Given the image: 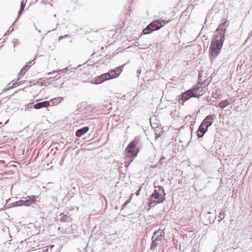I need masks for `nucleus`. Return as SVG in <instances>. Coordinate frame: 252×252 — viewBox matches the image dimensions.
<instances>
[{"label": "nucleus", "mask_w": 252, "mask_h": 252, "mask_svg": "<svg viewBox=\"0 0 252 252\" xmlns=\"http://www.w3.org/2000/svg\"><path fill=\"white\" fill-rule=\"evenodd\" d=\"M141 139L140 136H135L127 145V168L137 157L140 152Z\"/></svg>", "instance_id": "7ed1b4c3"}, {"label": "nucleus", "mask_w": 252, "mask_h": 252, "mask_svg": "<svg viewBox=\"0 0 252 252\" xmlns=\"http://www.w3.org/2000/svg\"><path fill=\"white\" fill-rule=\"evenodd\" d=\"M49 106H51L50 102L46 100L34 104L33 105V108L35 109H40L43 108H47Z\"/></svg>", "instance_id": "ddd939ff"}, {"label": "nucleus", "mask_w": 252, "mask_h": 252, "mask_svg": "<svg viewBox=\"0 0 252 252\" xmlns=\"http://www.w3.org/2000/svg\"><path fill=\"white\" fill-rule=\"evenodd\" d=\"M130 48V47H129V46H128V47H126V49H128V48Z\"/></svg>", "instance_id": "49530a36"}, {"label": "nucleus", "mask_w": 252, "mask_h": 252, "mask_svg": "<svg viewBox=\"0 0 252 252\" xmlns=\"http://www.w3.org/2000/svg\"><path fill=\"white\" fill-rule=\"evenodd\" d=\"M152 241L151 244L150 250H154L159 245L160 242L155 239H152Z\"/></svg>", "instance_id": "aec40b11"}, {"label": "nucleus", "mask_w": 252, "mask_h": 252, "mask_svg": "<svg viewBox=\"0 0 252 252\" xmlns=\"http://www.w3.org/2000/svg\"><path fill=\"white\" fill-rule=\"evenodd\" d=\"M125 20H123V24H124V25L125 24Z\"/></svg>", "instance_id": "a19ab883"}, {"label": "nucleus", "mask_w": 252, "mask_h": 252, "mask_svg": "<svg viewBox=\"0 0 252 252\" xmlns=\"http://www.w3.org/2000/svg\"><path fill=\"white\" fill-rule=\"evenodd\" d=\"M228 26L229 23L226 19H225L214 32V34L211 39L209 53V58L212 63L216 59L221 51L226 29Z\"/></svg>", "instance_id": "f03ea898"}, {"label": "nucleus", "mask_w": 252, "mask_h": 252, "mask_svg": "<svg viewBox=\"0 0 252 252\" xmlns=\"http://www.w3.org/2000/svg\"><path fill=\"white\" fill-rule=\"evenodd\" d=\"M228 26L229 23L226 19H225L214 32V34L211 39L209 53V58L212 63L216 59L221 51L226 29Z\"/></svg>", "instance_id": "f257e3e1"}, {"label": "nucleus", "mask_w": 252, "mask_h": 252, "mask_svg": "<svg viewBox=\"0 0 252 252\" xmlns=\"http://www.w3.org/2000/svg\"><path fill=\"white\" fill-rule=\"evenodd\" d=\"M214 120V115L207 116L201 122L197 131V135L198 138L202 137L208 131V127L211 126Z\"/></svg>", "instance_id": "6e6552de"}, {"label": "nucleus", "mask_w": 252, "mask_h": 252, "mask_svg": "<svg viewBox=\"0 0 252 252\" xmlns=\"http://www.w3.org/2000/svg\"><path fill=\"white\" fill-rule=\"evenodd\" d=\"M7 32H8V34H10L11 33V32H9V31H7Z\"/></svg>", "instance_id": "c03bdc74"}, {"label": "nucleus", "mask_w": 252, "mask_h": 252, "mask_svg": "<svg viewBox=\"0 0 252 252\" xmlns=\"http://www.w3.org/2000/svg\"><path fill=\"white\" fill-rule=\"evenodd\" d=\"M27 0H22V1L26 2H27Z\"/></svg>", "instance_id": "37998d69"}, {"label": "nucleus", "mask_w": 252, "mask_h": 252, "mask_svg": "<svg viewBox=\"0 0 252 252\" xmlns=\"http://www.w3.org/2000/svg\"><path fill=\"white\" fill-rule=\"evenodd\" d=\"M125 65H126V63L114 69L110 70L107 73L96 76L91 81V83L93 84H99L106 80L117 78L122 72Z\"/></svg>", "instance_id": "39448f33"}, {"label": "nucleus", "mask_w": 252, "mask_h": 252, "mask_svg": "<svg viewBox=\"0 0 252 252\" xmlns=\"http://www.w3.org/2000/svg\"><path fill=\"white\" fill-rule=\"evenodd\" d=\"M64 159H65V156H63L61 159V160L60 161V162H59V164L60 165H62L63 164Z\"/></svg>", "instance_id": "bb28decb"}, {"label": "nucleus", "mask_w": 252, "mask_h": 252, "mask_svg": "<svg viewBox=\"0 0 252 252\" xmlns=\"http://www.w3.org/2000/svg\"><path fill=\"white\" fill-rule=\"evenodd\" d=\"M225 209H226V208H223L219 212V214L218 215V218L219 219V220H218V221L219 222H220L222 220H223L225 218V212H226Z\"/></svg>", "instance_id": "a211bd4d"}, {"label": "nucleus", "mask_w": 252, "mask_h": 252, "mask_svg": "<svg viewBox=\"0 0 252 252\" xmlns=\"http://www.w3.org/2000/svg\"><path fill=\"white\" fill-rule=\"evenodd\" d=\"M25 5H26V2L21 1V4H20V9L18 12V18L15 20V21H14V22L13 24L16 23L17 21H18L19 17L20 16L21 14L22 13V12L25 8Z\"/></svg>", "instance_id": "f3484780"}, {"label": "nucleus", "mask_w": 252, "mask_h": 252, "mask_svg": "<svg viewBox=\"0 0 252 252\" xmlns=\"http://www.w3.org/2000/svg\"><path fill=\"white\" fill-rule=\"evenodd\" d=\"M2 230L3 231H8L9 232V234L10 235V237L12 238L10 234L9 233V228L8 227L4 226V227H3Z\"/></svg>", "instance_id": "b1692460"}, {"label": "nucleus", "mask_w": 252, "mask_h": 252, "mask_svg": "<svg viewBox=\"0 0 252 252\" xmlns=\"http://www.w3.org/2000/svg\"><path fill=\"white\" fill-rule=\"evenodd\" d=\"M156 184V182H154L155 190L148 198L149 206L150 207H154L157 204L163 203L165 200L166 193L163 188Z\"/></svg>", "instance_id": "20e7f679"}, {"label": "nucleus", "mask_w": 252, "mask_h": 252, "mask_svg": "<svg viewBox=\"0 0 252 252\" xmlns=\"http://www.w3.org/2000/svg\"><path fill=\"white\" fill-rule=\"evenodd\" d=\"M89 127L88 126H85L83 127H81L78 129H77L75 132V136L77 137H81L83 135L86 134L89 130Z\"/></svg>", "instance_id": "4468645a"}, {"label": "nucleus", "mask_w": 252, "mask_h": 252, "mask_svg": "<svg viewBox=\"0 0 252 252\" xmlns=\"http://www.w3.org/2000/svg\"><path fill=\"white\" fill-rule=\"evenodd\" d=\"M38 32H41V31H39V30H38Z\"/></svg>", "instance_id": "de8ad7c7"}, {"label": "nucleus", "mask_w": 252, "mask_h": 252, "mask_svg": "<svg viewBox=\"0 0 252 252\" xmlns=\"http://www.w3.org/2000/svg\"><path fill=\"white\" fill-rule=\"evenodd\" d=\"M87 104V103L86 102H82L79 104L77 105L78 109L79 110L81 114L82 113V111L84 109V107Z\"/></svg>", "instance_id": "5701e85b"}, {"label": "nucleus", "mask_w": 252, "mask_h": 252, "mask_svg": "<svg viewBox=\"0 0 252 252\" xmlns=\"http://www.w3.org/2000/svg\"><path fill=\"white\" fill-rule=\"evenodd\" d=\"M123 210L124 209V208L126 206V201L123 204Z\"/></svg>", "instance_id": "c9c22d12"}, {"label": "nucleus", "mask_w": 252, "mask_h": 252, "mask_svg": "<svg viewBox=\"0 0 252 252\" xmlns=\"http://www.w3.org/2000/svg\"><path fill=\"white\" fill-rule=\"evenodd\" d=\"M17 81H18V80L16 81H15V82H13L14 80L12 81V84L11 86H10L11 83H9L7 85V86H8V87L6 88L5 89H4L3 90V92H6L8 90H10L12 89V88L16 87L17 86H19V85L23 84L24 83V81H21L20 82H18Z\"/></svg>", "instance_id": "2eb2a0df"}, {"label": "nucleus", "mask_w": 252, "mask_h": 252, "mask_svg": "<svg viewBox=\"0 0 252 252\" xmlns=\"http://www.w3.org/2000/svg\"><path fill=\"white\" fill-rule=\"evenodd\" d=\"M63 37L62 36H60L59 37V40H60L61 39H63Z\"/></svg>", "instance_id": "58836bf2"}, {"label": "nucleus", "mask_w": 252, "mask_h": 252, "mask_svg": "<svg viewBox=\"0 0 252 252\" xmlns=\"http://www.w3.org/2000/svg\"><path fill=\"white\" fill-rule=\"evenodd\" d=\"M54 17H56V14H54Z\"/></svg>", "instance_id": "a18cd8bd"}, {"label": "nucleus", "mask_w": 252, "mask_h": 252, "mask_svg": "<svg viewBox=\"0 0 252 252\" xmlns=\"http://www.w3.org/2000/svg\"><path fill=\"white\" fill-rule=\"evenodd\" d=\"M22 227H23V228H24L25 229H26V227L22 226L21 227H19V226L16 227V226H14L13 227V228H14V229H15V228H16V230H17V231L18 232H19V231L21 230V229H22Z\"/></svg>", "instance_id": "a878e982"}, {"label": "nucleus", "mask_w": 252, "mask_h": 252, "mask_svg": "<svg viewBox=\"0 0 252 252\" xmlns=\"http://www.w3.org/2000/svg\"><path fill=\"white\" fill-rule=\"evenodd\" d=\"M229 104V101L227 99L223 100L220 101L218 106L219 107H220L222 109H224L225 107H226L227 105H228Z\"/></svg>", "instance_id": "412c9836"}, {"label": "nucleus", "mask_w": 252, "mask_h": 252, "mask_svg": "<svg viewBox=\"0 0 252 252\" xmlns=\"http://www.w3.org/2000/svg\"><path fill=\"white\" fill-rule=\"evenodd\" d=\"M164 230L161 229H158L154 232L152 239H155L159 242H161L162 240V237L164 235Z\"/></svg>", "instance_id": "9b49d317"}, {"label": "nucleus", "mask_w": 252, "mask_h": 252, "mask_svg": "<svg viewBox=\"0 0 252 252\" xmlns=\"http://www.w3.org/2000/svg\"><path fill=\"white\" fill-rule=\"evenodd\" d=\"M12 42H13V46L15 48V46H16V45L17 44H18L19 42H18V40L17 39H16V38H14L12 40Z\"/></svg>", "instance_id": "393cba45"}, {"label": "nucleus", "mask_w": 252, "mask_h": 252, "mask_svg": "<svg viewBox=\"0 0 252 252\" xmlns=\"http://www.w3.org/2000/svg\"><path fill=\"white\" fill-rule=\"evenodd\" d=\"M104 47H102V48H101V49H102V50H103V49H104Z\"/></svg>", "instance_id": "09e8293b"}, {"label": "nucleus", "mask_w": 252, "mask_h": 252, "mask_svg": "<svg viewBox=\"0 0 252 252\" xmlns=\"http://www.w3.org/2000/svg\"><path fill=\"white\" fill-rule=\"evenodd\" d=\"M124 153L125 155L124 158H126V149L124 150Z\"/></svg>", "instance_id": "e433bc0d"}, {"label": "nucleus", "mask_w": 252, "mask_h": 252, "mask_svg": "<svg viewBox=\"0 0 252 252\" xmlns=\"http://www.w3.org/2000/svg\"><path fill=\"white\" fill-rule=\"evenodd\" d=\"M76 188L75 187H73L70 190L71 191H73L72 193L73 194H74L75 193V192L76 191Z\"/></svg>", "instance_id": "c85d7f7f"}, {"label": "nucleus", "mask_w": 252, "mask_h": 252, "mask_svg": "<svg viewBox=\"0 0 252 252\" xmlns=\"http://www.w3.org/2000/svg\"><path fill=\"white\" fill-rule=\"evenodd\" d=\"M191 116H187L186 119L188 120V121H189L190 120V119L191 118Z\"/></svg>", "instance_id": "72a5a7b5"}, {"label": "nucleus", "mask_w": 252, "mask_h": 252, "mask_svg": "<svg viewBox=\"0 0 252 252\" xmlns=\"http://www.w3.org/2000/svg\"><path fill=\"white\" fill-rule=\"evenodd\" d=\"M94 110V107L90 104H87L84 107V109L81 113L83 117H87L91 115V113Z\"/></svg>", "instance_id": "f8f14e48"}, {"label": "nucleus", "mask_w": 252, "mask_h": 252, "mask_svg": "<svg viewBox=\"0 0 252 252\" xmlns=\"http://www.w3.org/2000/svg\"><path fill=\"white\" fill-rule=\"evenodd\" d=\"M63 99V98L62 97H55L53 99H51L48 101L50 102V104L51 105H56L58 104Z\"/></svg>", "instance_id": "dca6fc26"}, {"label": "nucleus", "mask_w": 252, "mask_h": 252, "mask_svg": "<svg viewBox=\"0 0 252 252\" xmlns=\"http://www.w3.org/2000/svg\"><path fill=\"white\" fill-rule=\"evenodd\" d=\"M133 195V193H131L130 194V198L128 199V200H127L126 203L127 204L130 201L131 198H132V196Z\"/></svg>", "instance_id": "7c9ffc66"}, {"label": "nucleus", "mask_w": 252, "mask_h": 252, "mask_svg": "<svg viewBox=\"0 0 252 252\" xmlns=\"http://www.w3.org/2000/svg\"><path fill=\"white\" fill-rule=\"evenodd\" d=\"M191 124H190V126L191 125H193L195 123V121H194V119L193 118V120L192 121H191L190 122ZM191 126H190L191 127Z\"/></svg>", "instance_id": "473e14b6"}, {"label": "nucleus", "mask_w": 252, "mask_h": 252, "mask_svg": "<svg viewBox=\"0 0 252 252\" xmlns=\"http://www.w3.org/2000/svg\"><path fill=\"white\" fill-rule=\"evenodd\" d=\"M141 70H140V69H138V70H137V73L138 74H140L141 73Z\"/></svg>", "instance_id": "4c0bfd02"}, {"label": "nucleus", "mask_w": 252, "mask_h": 252, "mask_svg": "<svg viewBox=\"0 0 252 252\" xmlns=\"http://www.w3.org/2000/svg\"><path fill=\"white\" fill-rule=\"evenodd\" d=\"M37 196L32 195L31 196H27L26 197H23L24 199H21L18 201L12 202L9 204L8 203L10 201L11 199L6 200L5 206L8 208L22 206H30L31 204H34L36 201Z\"/></svg>", "instance_id": "0eeeda50"}, {"label": "nucleus", "mask_w": 252, "mask_h": 252, "mask_svg": "<svg viewBox=\"0 0 252 252\" xmlns=\"http://www.w3.org/2000/svg\"><path fill=\"white\" fill-rule=\"evenodd\" d=\"M132 0H131V2H130V3L129 4V7H128L129 10L130 11H131V2H132Z\"/></svg>", "instance_id": "f704fd0d"}, {"label": "nucleus", "mask_w": 252, "mask_h": 252, "mask_svg": "<svg viewBox=\"0 0 252 252\" xmlns=\"http://www.w3.org/2000/svg\"><path fill=\"white\" fill-rule=\"evenodd\" d=\"M83 65V64H79L78 65L77 67H72L69 68L70 67H71V65H70L69 66H67L65 68H63V69H58L57 70H53L52 72H49L48 73V75H52L53 74L56 72L59 73H67L68 74L71 73H74L76 70H77L78 68H80Z\"/></svg>", "instance_id": "9d476101"}, {"label": "nucleus", "mask_w": 252, "mask_h": 252, "mask_svg": "<svg viewBox=\"0 0 252 252\" xmlns=\"http://www.w3.org/2000/svg\"><path fill=\"white\" fill-rule=\"evenodd\" d=\"M138 188H139V189L137 190V191H136V192H135V194H136L137 196H138V195H139V192H140V190H141V187L138 186Z\"/></svg>", "instance_id": "cd10ccee"}, {"label": "nucleus", "mask_w": 252, "mask_h": 252, "mask_svg": "<svg viewBox=\"0 0 252 252\" xmlns=\"http://www.w3.org/2000/svg\"><path fill=\"white\" fill-rule=\"evenodd\" d=\"M30 66L28 65L27 64L25 65L20 70V72L18 73V76H23L25 75L26 72L29 70Z\"/></svg>", "instance_id": "6ab92c4d"}, {"label": "nucleus", "mask_w": 252, "mask_h": 252, "mask_svg": "<svg viewBox=\"0 0 252 252\" xmlns=\"http://www.w3.org/2000/svg\"><path fill=\"white\" fill-rule=\"evenodd\" d=\"M79 112H80L79 111V110L78 109V108L75 110L74 113L75 115H79Z\"/></svg>", "instance_id": "c756f323"}, {"label": "nucleus", "mask_w": 252, "mask_h": 252, "mask_svg": "<svg viewBox=\"0 0 252 252\" xmlns=\"http://www.w3.org/2000/svg\"><path fill=\"white\" fill-rule=\"evenodd\" d=\"M204 87L201 86H194L192 88L186 91V92L182 93L181 96V98L179 99V102L182 103L184 104V102L189 100L191 97H196L202 95L203 94Z\"/></svg>", "instance_id": "423d86ee"}, {"label": "nucleus", "mask_w": 252, "mask_h": 252, "mask_svg": "<svg viewBox=\"0 0 252 252\" xmlns=\"http://www.w3.org/2000/svg\"><path fill=\"white\" fill-rule=\"evenodd\" d=\"M5 40H6V38H4V39H3V41H2V43H3V42H5Z\"/></svg>", "instance_id": "79ce46f5"}, {"label": "nucleus", "mask_w": 252, "mask_h": 252, "mask_svg": "<svg viewBox=\"0 0 252 252\" xmlns=\"http://www.w3.org/2000/svg\"><path fill=\"white\" fill-rule=\"evenodd\" d=\"M34 60H35V58L33 60L29 62V63H30V64H32V65L34 63V62H34Z\"/></svg>", "instance_id": "2f4dec72"}, {"label": "nucleus", "mask_w": 252, "mask_h": 252, "mask_svg": "<svg viewBox=\"0 0 252 252\" xmlns=\"http://www.w3.org/2000/svg\"><path fill=\"white\" fill-rule=\"evenodd\" d=\"M55 154H56V152H54V153L53 154V155H54Z\"/></svg>", "instance_id": "8fccbe9b"}, {"label": "nucleus", "mask_w": 252, "mask_h": 252, "mask_svg": "<svg viewBox=\"0 0 252 252\" xmlns=\"http://www.w3.org/2000/svg\"><path fill=\"white\" fill-rule=\"evenodd\" d=\"M169 21L160 19L154 20L143 29L142 33L144 34L151 33L155 31L159 30Z\"/></svg>", "instance_id": "1a4fd4ad"}, {"label": "nucleus", "mask_w": 252, "mask_h": 252, "mask_svg": "<svg viewBox=\"0 0 252 252\" xmlns=\"http://www.w3.org/2000/svg\"><path fill=\"white\" fill-rule=\"evenodd\" d=\"M124 163L125 164H124V166H125V167H126V160H125V161H124Z\"/></svg>", "instance_id": "ea45409f"}, {"label": "nucleus", "mask_w": 252, "mask_h": 252, "mask_svg": "<svg viewBox=\"0 0 252 252\" xmlns=\"http://www.w3.org/2000/svg\"><path fill=\"white\" fill-rule=\"evenodd\" d=\"M60 216H62L60 218L61 222H66L68 221V219L69 218V216L66 214H61Z\"/></svg>", "instance_id": "4be33fe9"}]
</instances>
